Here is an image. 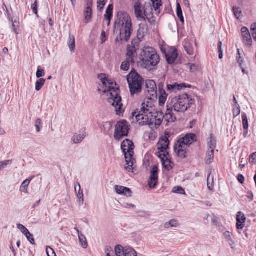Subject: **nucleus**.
I'll return each instance as SVG.
<instances>
[{
	"label": "nucleus",
	"mask_w": 256,
	"mask_h": 256,
	"mask_svg": "<svg viewBox=\"0 0 256 256\" xmlns=\"http://www.w3.org/2000/svg\"><path fill=\"white\" fill-rule=\"evenodd\" d=\"M98 78L105 87L102 92H108L110 94V97L108 99V102L114 108L116 114L120 116L124 112L125 108L122 102V97L120 95V90L118 87H116V84L110 80H108L104 74H101L98 76Z\"/></svg>",
	"instance_id": "obj_1"
},
{
	"label": "nucleus",
	"mask_w": 256,
	"mask_h": 256,
	"mask_svg": "<svg viewBox=\"0 0 256 256\" xmlns=\"http://www.w3.org/2000/svg\"><path fill=\"white\" fill-rule=\"evenodd\" d=\"M164 118L168 122H172L176 120V116L170 109H167L165 115L162 110L156 109L150 114H145L144 121H142V124H154L156 126H160Z\"/></svg>",
	"instance_id": "obj_2"
},
{
	"label": "nucleus",
	"mask_w": 256,
	"mask_h": 256,
	"mask_svg": "<svg viewBox=\"0 0 256 256\" xmlns=\"http://www.w3.org/2000/svg\"><path fill=\"white\" fill-rule=\"evenodd\" d=\"M140 56L142 66L149 70L154 68L160 60L159 55L152 47L144 48Z\"/></svg>",
	"instance_id": "obj_3"
},
{
	"label": "nucleus",
	"mask_w": 256,
	"mask_h": 256,
	"mask_svg": "<svg viewBox=\"0 0 256 256\" xmlns=\"http://www.w3.org/2000/svg\"><path fill=\"white\" fill-rule=\"evenodd\" d=\"M194 103V100L190 98L187 94H184L172 98L170 102H168L167 109H170L172 112V110L178 112H184Z\"/></svg>",
	"instance_id": "obj_4"
},
{
	"label": "nucleus",
	"mask_w": 256,
	"mask_h": 256,
	"mask_svg": "<svg viewBox=\"0 0 256 256\" xmlns=\"http://www.w3.org/2000/svg\"><path fill=\"white\" fill-rule=\"evenodd\" d=\"M118 18L120 21L119 23L122 24V28L120 32V40L117 38L116 42H127L130 38L132 32L131 18L126 13L122 12L118 13Z\"/></svg>",
	"instance_id": "obj_5"
},
{
	"label": "nucleus",
	"mask_w": 256,
	"mask_h": 256,
	"mask_svg": "<svg viewBox=\"0 0 256 256\" xmlns=\"http://www.w3.org/2000/svg\"><path fill=\"white\" fill-rule=\"evenodd\" d=\"M127 81L132 96L138 94L142 92L144 79L134 70H132L127 76Z\"/></svg>",
	"instance_id": "obj_6"
},
{
	"label": "nucleus",
	"mask_w": 256,
	"mask_h": 256,
	"mask_svg": "<svg viewBox=\"0 0 256 256\" xmlns=\"http://www.w3.org/2000/svg\"><path fill=\"white\" fill-rule=\"evenodd\" d=\"M130 124L126 120H122L117 122L114 133L115 140H119L122 138L128 136L130 130Z\"/></svg>",
	"instance_id": "obj_7"
},
{
	"label": "nucleus",
	"mask_w": 256,
	"mask_h": 256,
	"mask_svg": "<svg viewBox=\"0 0 256 256\" xmlns=\"http://www.w3.org/2000/svg\"><path fill=\"white\" fill-rule=\"evenodd\" d=\"M134 147L133 142L130 140L126 139L123 141L121 144V148L124 156H128V158H134Z\"/></svg>",
	"instance_id": "obj_8"
},
{
	"label": "nucleus",
	"mask_w": 256,
	"mask_h": 256,
	"mask_svg": "<svg viewBox=\"0 0 256 256\" xmlns=\"http://www.w3.org/2000/svg\"><path fill=\"white\" fill-rule=\"evenodd\" d=\"M170 141L168 138L166 136L162 137L158 143V154H162L165 156V154H169L167 150L169 148Z\"/></svg>",
	"instance_id": "obj_9"
},
{
	"label": "nucleus",
	"mask_w": 256,
	"mask_h": 256,
	"mask_svg": "<svg viewBox=\"0 0 256 256\" xmlns=\"http://www.w3.org/2000/svg\"><path fill=\"white\" fill-rule=\"evenodd\" d=\"M156 109L152 99H148L144 100L142 104L140 112L143 113L144 115L152 113Z\"/></svg>",
	"instance_id": "obj_10"
},
{
	"label": "nucleus",
	"mask_w": 256,
	"mask_h": 256,
	"mask_svg": "<svg viewBox=\"0 0 256 256\" xmlns=\"http://www.w3.org/2000/svg\"><path fill=\"white\" fill-rule=\"evenodd\" d=\"M144 16L151 24H155V18L152 14V8L150 4H146L144 7Z\"/></svg>",
	"instance_id": "obj_11"
},
{
	"label": "nucleus",
	"mask_w": 256,
	"mask_h": 256,
	"mask_svg": "<svg viewBox=\"0 0 256 256\" xmlns=\"http://www.w3.org/2000/svg\"><path fill=\"white\" fill-rule=\"evenodd\" d=\"M158 168L157 166H154L150 172V176L148 181V185L150 188H154L156 186L158 179Z\"/></svg>",
	"instance_id": "obj_12"
},
{
	"label": "nucleus",
	"mask_w": 256,
	"mask_h": 256,
	"mask_svg": "<svg viewBox=\"0 0 256 256\" xmlns=\"http://www.w3.org/2000/svg\"><path fill=\"white\" fill-rule=\"evenodd\" d=\"M246 220V218L244 214L241 212H238L236 214V227L238 230V234H240V230H242L244 226Z\"/></svg>",
	"instance_id": "obj_13"
},
{
	"label": "nucleus",
	"mask_w": 256,
	"mask_h": 256,
	"mask_svg": "<svg viewBox=\"0 0 256 256\" xmlns=\"http://www.w3.org/2000/svg\"><path fill=\"white\" fill-rule=\"evenodd\" d=\"M148 92L152 96H157V87L155 82L153 80H147L146 82Z\"/></svg>",
	"instance_id": "obj_14"
},
{
	"label": "nucleus",
	"mask_w": 256,
	"mask_h": 256,
	"mask_svg": "<svg viewBox=\"0 0 256 256\" xmlns=\"http://www.w3.org/2000/svg\"><path fill=\"white\" fill-rule=\"evenodd\" d=\"M137 47L136 46L128 45L127 48L126 58L131 61V64H134V58L136 56Z\"/></svg>",
	"instance_id": "obj_15"
},
{
	"label": "nucleus",
	"mask_w": 256,
	"mask_h": 256,
	"mask_svg": "<svg viewBox=\"0 0 256 256\" xmlns=\"http://www.w3.org/2000/svg\"><path fill=\"white\" fill-rule=\"evenodd\" d=\"M178 56L177 50L175 48H171L166 54V61L168 64H173Z\"/></svg>",
	"instance_id": "obj_16"
},
{
	"label": "nucleus",
	"mask_w": 256,
	"mask_h": 256,
	"mask_svg": "<svg viewBox=\"0 0 256 256\" xmlns=\"http://www.w3.org/2000/svg\"><path fill=\"white\" fill-rule=\"evenodd\" d=\"M159 158H160L162 165L165 169L168 171L172 168L171 164H172L169 154H165V156L162 154H158Z\"/></svg>",
	"instance_id": "obj_17"
},
{
	"label": "nucleus",
	"mask_w": 256,
	"mask_h": 256,
	"mask_svg": "<svg viewBox=\"0 0 256 256\" xmlns=\"http://www.w3.org/2000/svg\"><path fill=\"white\" fill-rule=\"evenodd\" d=\"M135 14L139 20H146L145 16H144V8L140 6V4L139 2H136L134 6Z\"/></svg>",
	"instance_id": "obj_18"
},
{
	"label": "nucleus",
	"mask_w": 256,
	"mask_h": 256,
	"mask_svg": "<svg viewBox=\"0 0 256 256\" xmlns=\"http://www.w3.org/2000/svg\"><path fill=\"white\" fill-rule=\"evenodd\" d=\"M196 138V136L194 134H186L182 138L179 139L180 141L184 144L185 145L188 146L192 144L195 140Z\"/></svg>",
	"instance_id": "obj_19"
},
{
	"label": "nucleus",
	"mask_w": 256,
	"mask_h": 256,
	"mask_svg": "<svg viewBox=\"0 0 256 256\" xmlns=\"http://www.w3.org/2000/svg\"><path fill=\"white\" fill-rule=\"evenodd\" d=\"M114 190L116 192L119 194H123L127 196H132V191L128 188L122 186H115Z\"/></svg>",
	"instance_id": "obj_20"
},
{
	"label": "nucleus",
	"mask_w": 256,
	"mask_h": 256,
	"mask_svg": "<svg viewBox=\"0 0 256 256\" xmlns=\"http://www.w3.org/2000/svg\"><path fill=\"white\" fill-rule=\"evenodd\" d=\"M92 2H88L87 6L84 11V22L86 23H88L91 20L92 16Z\"/></svg>",
	"instance_id": "obj_21"
},
{
	"label": "nucleus",
	"mask_w": 256,
	"mask_h": 256,
	"mask_svg": "<svg viewBox=\"0 0 256 256\" xmlns=\"http://www.w3.org/2000/svg\"><path fill=\"white\" fill-rule=\"evenodd\" d=\"M86 132L84 129L82 130L79 133L75 134L72 138V140L74 144H80L86 137Z\"/></svg>",
	"instance_id": "obj_22"
},
{
	"label": "nucleus",
	"mask_w": 256,
	"mask_h": 256,
	"mask_svg": "<svg viewBox=\"0 0 256 256\" xmlns=\"http://www.w3.org/2000/svg\"><path fill=\"white\" fill-rule=\"evenodd\" d=\"M185 84H178L177 83H175L173 84H168L167 85V89L168 91L170 92H176L178 90H182L184 88H186Z\"/></svg>",
	"instance_id": "obj_23"
},
{
	"label": "nucleus",
	"mask_w": 256,
	"mask_h": 256,
	"mask_svg": "<svg viewBox=\"0 0 256 256\" xmlns=\"http://www.w3.org/2000/svg\"><path fill=\"white\" fill-rule=\"evenodd\" d=\"M34 176H32L30 177H29L28 178L26 179L22 182L20 187V192H24L25 194H27L28 192V186L32 180L34 178Z\"/></svg>",
	"instance_id": "obj_24"
},
{
	"label": "nucleus",
	"mask_w": 256,
	"mask_h": 256,
	"mask_svg": "<svg viewBox=\"0 0 256 256\" xmlns=\"http://www.w3.org/2000/svg\"><path fill=\"white\" fill-rule=\"evenodd\" d=\"M76 184H76L74 185V189L77 198L79 199L80 202L83 204L84 201L83 191L81 190L80 184L78 182H76Z\"/></svg>",
	"instance_id": "obj_25"
},
{
	"label": "nucleus",
	"mask_w": 256,
	"mask_h": 256,
	"mask_svg": "<svg viewBox=\"0 0 256 256\" xmlns=\"http://www.w3.org/2000/svg\"><path fill=\"white\" fill-rule=\"evenodd\" d=\"M184 46L186 52L191 56L194 54V48L192 44L190 43L188 40L185 41L184 44Z\"/></svg>",
	"instance_id": "obj_26"
},
{
	"label": "nucleus",
	"mask_w": 256,
	"mask_h": 256,
	"mask_svg": "<svg viewBox=\"0 0 256 256\" xmlns=\"http://www.w3.org/2000/svg\"><path fill=\"white\" fill-rule=\"evenodd\" d=\"M126 162V166H125V169L128 172H132L133 170V166H134V158H128V156H125Z\"/></svg>",
	"instance_id": "obj_27"
},
{
	"label": "nucleus",
	"mask_w": 256,
	"mask_h": 256,
	"mask_svg": "<svg viewBox=\"0 0 256 256\" xmlns=\"http://www.w3.org/2000/svg\"><path fill=\"white\" fill-rule=\"evenodd\" d=\"M132 118H136L137 122H139L140 124H142V121H144L145 115L144 114L140 112V110L139 112L135 111L132 113Z\"/></svg>",
	"instance_id": "obj_28"
},
{
	"label": "nucleus",
	"mask_w": 256,
	"mask_h": 256,
	"mask_svg": "<svg viewBox=\"0 0 256 256\" xmlns=\"http://www.w3.org/2000/svg\"><path fill=\"white\" fill-rule=\"evenodd\" d=\"M114 255L115 256H125V248L121 245H116L114 248Z\"/></svg>",
	"instance_id": "obj_29"
},
{
	"label": "nucleus",
	"mask_w": 256,
	"mask_h": 256,
	"mask_svg": "<svg viewBox=\"0 0 256 256\" xmlns=\"http://www.w3.org/2000/svg\"><path fill=\"white\" fill-rule=\"evenodd\" d=\"M113 8L112 4H109L106 10V14L104 15L106 19L108 20V25L110 24L111 18L112 16Z\"/></svg>",
	"instance_id": "obj_30"
},
{
	"label": "nucleus",
	"mask_w": 256,
	"mask_h": 256,
	"mask_svg": "<svg viewBox=\"0 0 256 256\" xmlns=\"http://www.w3.org/2000/svg\"><path fill=\"white\" fill-rule=\"evenodd\" d=\"M159 94V104L162 106L166 102L168 94L166 93L165 90H160Z\"/></svg>",
	"instance_id": "obj_31"
},
{
	"label": "nucleus",
	"mask_w": 256,
	"mask_h": 256,
	"mask_svg": "<svg viewBox=\"0 0 256 256\" xmlns=\"http://www.w3.org/2000/svg\"><path fill=\"white\" fill-rule=\"evenodd\" d=\"M208 149L210 150H214L216 146V140L214 137L213 136L212 134H210V140L208 142Z\"/></svg>",
	"instance_id": "obj_32"
},
{
	"label": "nucleus",
	"mask_w": 256,
	"mask_h": 256,
	"mask_svg": "<svg viewBox=\"0 0 256 256\" xmlns=\"http://www.w3.org/2000/svg\"><path fill=\"white\" fill-rule=\"evenodd\" d=\"M68 46L71 52H74L75 49V38L74 36L70 34Z\"/></svg>",
	"instance_id": "obj_33"
},
{
	"label": "nucleus",
	"mask_w": 256,
	"mask_h": 256,
	"mask_svg": "<svg viewBox=\"0 0 256 256\" xmlns=\"http://www.w3.org/2000/svg\"><path fill=\"white\" fill-rule=\"evenodd\" d=\"M187 147V145L184 144H183L182 141L178 140L177 143L175 144L174 148V150H186Z\"/></svg>",
	"instance_id": "obj_34"
},
{
	"label": "nucleus",
	"mask_w": 256,
	"mask_h": 256,
	"mask_svg": "<svg viewBox=\"0 0 256 256\" xmlns=\"http://www.w3.org/2000/svg\"><path fill=\"white\" fill-rule=\"evenodd\" d=\"M78 238L82 246L86 248L88 246L86 238L82 234H79Z\"/></svg>",
	"instance_id": "obj_35"
},
{
	"label": "nucleus",
	"mask_w": 256,
	"mask_h": 256,
	"mask_svg": "<svg viewBox=\"0 0 256 256\" xmlns=\"http://www.w3.org/2000/svg\"><path fill=\"white\" fill-rule=\"evenodd\" d=\"M152 4V6L154 8V10L159 14L160 12V8L162 6V0H151Z\"/></svg>",
	"instance_id": "obj_36"
},
{
	"label": "nucleus",
	"mask_w": 256,
	"mask_h": 256,
	"mask_svg": "<svg viewBox=\"0 0 256 256\" xmlns=\"http://www.w3.org/2000/svg\"><path fill=\"white\" fill-rule=\"evenodd\" d=\"M214 150H208L206 152V163L210 164L212 162L214 159Z\"/></svg>",
	"instance_id": "obj_37"
},
{
	"label": "nucleus",
	"mask_w": 256,
	"mask_h": 256,
	"mask_svg": "<svg viewBox=\"0 0 256 256\" xmlns=\"http://www.w3.org/2000/svg\"><path fill=\"white\" fill-rule=\"evenodd\" d=\"M176 14L178 17L180 18V21L184 23V18L182 15V12L180 5L178 2L176 4Z\"/></svg>",
	"instance_id": "obj_38"
},
{
	"label": "nucleus",
	"mask_w": 256,
	"mask_h": 256,
	"mask_svg": "<svg viewBox=\"0 0 256 256\" xmlns=\"http://www.w3.org/2000/svg\"><path fill=\"white\" fill-rule=\"evenodd\" d=\"M112 126V124L110 122H107L104 123L101 128L102 130L104 131V133L106 134L111 130Z\"/></svg>",
	"instance_id": "obj_39"
},
{
	"label": "nucleus",
	"mask_w": 256,
	"mask_h": 256,
	"mask_svg": "<svg viewBox=\"0 0 256 256\" xmlns=\"http://www.w3.org/2000/svg\"><path fill=\"white\" fill-rule=\"evenodd\" d=\"M125 256H137V253L134 248L130 247H126Z\"/></svg>",
	"instance_id": "obj_40"
},
{
	"label": "nucleus",
	"mask_w": 256,
	"mask_h": 256,
	"mask_svg": "<svg viewBox=\"0 0 256 256\" xmlns=\"http://www.w3.org/2000/svg\"><path fill=\"white\" fill-rule=\"evenodd\" d=\"M178 226V222L176 220H172L168 222H166L164 224V227L165 228H169L172 227H177Z\"/></svg>",
	"instance_id": "obj_41"
},
{
	"label": "nucleus",
	"mask_w": 256,
	"mask_h": 256,
	"mask_svg": "<svg viewBox=\"0 0 256 256\" xmlns=\"http://www.w3.org/2000/svg\"><path fill=\"white\" fill-rule=\"evenodd\" d=\"M224 236L225 239L228 241L232 248H233L234 242L232 238L230 233L229 232H226L224 233Z\"/></svg>",
	"instance_id": "obj_42"
},
{
	"label": "nucleus",
	"mask_w": 256,
	"mask_h": 256,
	"mask_svg": "<svg viewBox=\"0 0 256 256\" xmlns=\"http://www.w3.org/2000/svg\"><path fill=\"white\" fill-rule=\"evenodd\" d=\"M46 82V80L41 78L36 80V90L37 91H39L42 88V87L44 86Z\"/></svg>",
	"instance_id": "obj_43"
},
{
	"label": "nucleus",
	"mask_w": 256,
	"mask_h": 256,
	"mask_svg": "<svg viewBox=\"0 0 256 256\" xmlns=\"http://www.w3.org/2000/svg\"><path fill=\"white\" fill-rule=\"evenodd\" d=\"M233 12L236 18L237 19H240L242 17V10L240 8L237 6H234Z\"/></svg>",
	"instance_id": "obj_44"
},
{
	"label": "nucleus",
	"mask_w": 256,
	"mask_h": 256,
	"mask_svg": "<svg viewBox=\"0 0 256 256\" xmlns=\"http://www.w3.org/2000/svg\"><path fill=\"white\" fill-rule=\"evenodd\" d=\"M17 228L18 230H20L21 232L25 236V235H30V232L22 224H17Z\"/></svg>",
	"instance_id": "obj_45"
},
{
	"label": "nucleus",
	"mask_w": 256,
	"mask_h": 256,
	"mask_svg": "<svg viewBox=\"0 0 256 256\" xmlns=\"http://www.w3.org/2000/svg\"><path fill=\"white\" fill-rule=\"evenodd\" d=\"M131 63V61L128 60V58H126V60L124 61L122 65H121V69L127 71L130 68V64Z\"/></svg>",
	"instance_id": "obj_46"
},
{
	"label": "nucleus",
	"mask_w": 256,
	"mask_h": 256,
	"mask_svg": "<svg viewBox=\"0 0 256 256\" xmlns=\"http://www.w3.org/2000/svg\"><path fill=\"white\" fill-rule=\"evenodd\" d=\"M172 192L176 194H185L184 190L180 186H175L173 188Z\"/></svg>",
	"instance_id": "obj_47"
},
{
	"label": "nucleus",
	"mask_w": 256,
	"mask_h": 256,
	"mask_svg": "<svg viewBox=\"0 0 256 256\" xmlns=\"http://www.w3.org/2000/svg\"><path fill=\"white\" fill-rule=\"evenodd\" d=\"M104 252L106 256H115L114 255V251L110 246H106L104 248Z\"/></svg>",
	"instance_id": "obj_48"
},
{
	"label": "nucleus",
	"mask_w": 256,
	"mask_h": 256,
	"mask_svg": "<svg viewBox=\"0 0 256 256\" xmlns=\"http://www.w3.org/2000/svg\"><path fill=\"white\" fill-rule=\"evenodd\" d=\"M174 152L178 157L182 158H186V150H178Z\"/></svg>",
	"instance_id": "obj_49"
},
{
	"label": "nucleus",
	"mask_w": 256,
	"mask_h": 256,
	"mask_svg": "<svg viewBox=\"0 0 256 256\" xmlns=\"http://www.w3.org/2000/svg\"><path fill=\"white\" fill-rule=\"evenodd\" d=\"M242 120L244 128L245 130L248 129V123L247 116L246 114H242Z\"/></svg>",
	"instance_id": "obj_50"
},
{
	"label": "nucleus",
	"mask_w": 256,
	"mask_h": 256,
	"mask_svg": "<svg viewBox=\"0 0 256 256\" xmlns=\"http://www.w3.org/2000/svg\"><path fill=\"white\" fill-rule=\"evenodd\" d=\"M244 42L246 45L248 46H250L252 45V39L251 36L247 35V36L243 37Z\"/></svg>",
	"instance_id": "obj_51"
},
{
	"label": "nucleus",
	"mask_w": 256,
	"mask_h": 256,
	"mask_svg": "<svg viewBox=\"0 0 256 256\" xmlns=\"http://www.w3.org/2000/svg\"><path fill=\"white\" fill-rule=\"evenodd\" d=\"M106 0H98L97 6L98 9L100 11H102L104 9V8L106 4Z\"/></svg>",
	"instance_id": "obj_52"
},
{
	"label": "nucleus",
	"mask_w": 256,
	"mask_h": 256,
	"mask_svg": "<svg viewBox=\"0 0 256 256\" xmlns=\"http://www.w3.org/2000/svg\"><path fill=\"white\" fill-rule=\"evenodd\" d=\"M232 113L234 116L235 118L238 116L240 113V108L239 105L234 106L233 108Z\"/></svg>",
	"instance_id": "obj_53"
},
{
	"label": "nucleus",
	"mask_w": 256,
	"mask_h": 256,
	"mask_svg": "<svg viewBox=\"0 0 256 256\" xmlns=\"http://www.w3.org/2000/svg\"><path fill=\"white\" fill-rule=\"evenodd\" d=\"M11 164L10 160H5L0 162V170L4 169L8 164Z\"/></svg>",
	"instance_id": "obj_54"
},
{
	"label": "nucleus",
	"mask_w": 256,
	"mask_h": 256,
	"mask_svg": "<svg viewBox=\"0 0 256 256\" xmlns=\"http://www.w3.org/2000/svg\"><path fill=\"white\" fill-rule=\"evenodd\" d=\"M42 125V120L40 118H37L35 120V126L37 132H40L41 130L40 126Z\"/></svg>",
	"instance_id": "obj_55"
},
{
	"label": "nucleus",
	"mask_w": 256,
	"mask_h": 256,
	"mask_svg": "<svg viewBox=\"0 0 256 256\" xmlns=\"http://www.w3.org/2000/svg\"><path fill=\"white\" fill-rule=\"evenodd\" d=\"M250 30L252 37L256 40V23L253 24L251 26Z\"/></svg>",
	"instance_id": "obj_56"
},
{
	"label": "nucleus",
	"mask_w": 256,
	"mask_h": 256,
	"mask_svg": "<svg viewBox=\"0 0 256 256\" xmlns=\"http://www.w3.org/2000/svg\"><path fill=\"white\" fill-rule=\"evenodd\" d=\"M32 9L34 14H36L37 16H38V0H35L34 2L32 5Z\"/></svg>",
	"instance_id": "obj_57"
},
{
	"label": "nucleus",
	"mask_w": 256,
	"mask_h": 256,
	"mask_svg": "<svg viewBox=\"0 0 256 256\" xmlns=\"http://www.w3.org/2000/svg\"><path fill=\"white\" fill-rule=\"evenodd\" d=\"M210 173L208 174V180H207V181H208V182H207V185H208V188L212 190H213L214 188V185L212 184L213 183V180H214V178H212V184H210Z\"/></svg>",
	"instance_id": "obj_58"
},
{
	"label": "nucleus",
	"mask_w": 256,
	"mask_h": 256,
	"mask_svg": "<svg viewBox=\"0 0 256 256\" xmlns=\"http://www.w3.org/2000/svg\"><path fill=\"white\" fill-rule=\"evenodd\" d=\"M241 32L242 37L247 36V35H250V32L247 28L244 26L241 29Z\"/></svg>",
	"instance_id": "obj_59"
},
{
	"label": "nucleus",
	"mask_w": 256,
	"mask_h": 256,
	"mask_svg": "<svg viewBox=\"0 0 256 256\" xmlns=\"http://www.w3.org/2000/svg\"><path fill=\"white\" fill-rule=\"evenodd\" d=\"M46 253L48 256H56L54 250L50 247H47Z\"/></svg>",
	"instance_id": "obj_60"
},
{
	"label": "nucleus",
	"mask_w": 256,
	"mask_h": 256,
	"mask_svg": "<svg viewBox=\"0 0 256 256\" xmlns=\"http://www.w3.org/2000/svg\"><path fill=\"white\" fill-rule=\"evenodd\" d=\"M44 75V70L42 68H38L36 73V76L38 78H40Z\"/></svg>",
	"instance_id": "obj_61"
},
{
	"label": "nucleus",
	"mask_w": 256,
	"mask_h": 256,
	"mask_svg": "<svg viewBox=\"0 0 256 256\" xmlns=\"http://www.w3.org/2000/svg\"><path fill=\"white\" fill-rule=\"evenodd\" d=\"M249 162L250 163H254L256 162V152H254L250 155Z\"/></svg>",
	"instance_id": "obj_62"
},
{
	"label": "nucleus",
	"mask_w": 256,
	"mask_h": 256,
	"mask_svg": "<svg viewBox=\"0 0 256 256\" xmlns=\"http://www.w3.org/2000/svg\"><path fill=\"white\" fill-rule=\"evenodd\" d=\"M25 236L26 237L28 240L32 244H35V241L34 239V236L32 234L30 233V234L28 235H25Z\"/></svg>",
	"instance_id": "obj_63"
},
{
	"label": "nucleus",
	"mask_w": 256,
	"mask_h": 256,
	"mask_svg": "<svg viewBox=\"0 0 256 256\" xmlns=\"http://www.w3.org/2000/svg\"><path fill=\"white\" fill-rule=\"evenodd\" d=\"M188 66H190V70L192 72H194L197 70L198 67L196 64H188Z\"/></svg>",
	"instance_id": "obj_64"
}]
</instances>
